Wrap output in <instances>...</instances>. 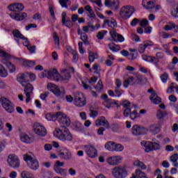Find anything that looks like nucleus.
I'll list each match as a JSON object with an SVG mask.
<instances>
[{"instance_id":"nucleus-1","label":"nucleus","mask_w":178,"mask_h":178,"mask_svg":"<svg viewBox=\"0 0 178 178\" xmlns=\"http://www.w3.org/2000/svg\"><path fill=\"white\" fill-rule=\"evenodd\" d=\"M8 8L12 12L10 17L16 22H22L27 17V13H23L24 5L22 3H15L10 4Z\"/></svg>"},{"instance_id":"nucleus-2","label":"nucleus","mask_w":178,"mask_h":178,"mask_svg":"<svg viewBox=\"0 0 178 178\" xmlns=\"http://www.w3.org/2000/svg\"><path fill=\"white\" fill-rule=\"evenodd\" d=\"M54 134L55 137L61 141H72L73 140L72 134H70L69 129L65 126H61L59 129H56Z\"/></svg>"},{"instance_id":"nucleus-3","label":"nucleus","mask_w":178,"mask_h":178,"mask_svg":"<svg viewBox=\"0 0 178 178\" xmlns=\"http://www.w3.org/2000/svg\"><path fill=\"white\" fill-rule=\"evenodd\" d=\"M0 57L3 58L1 59V63L8 67L10 73H15V72H16V67L12 63L9 62V59L11 58L10 55L0 49Z\"/></svg>"},{"instance_id":"nucleus-4","label":"nucleus","mask_w":178,"mask_h":178,"mask_svg":"<svg viewBox=\"0 0 178 178\" xmlns=\"http://www.w3.org/2000/svg\"><path fill=\"white\" fill-rule=\"evenodd\" d=\"M74 104L78 108H83V106H86V104H87V100L84 95L81 92H74Z\"/></svg>"},{"instance_id":"nucleus-5","label":"nucleus","mask_w":178,"mask_h":178,"mask_svg":"<svg viewBox=\"0 0 178 178\" xmlns=\"http://www.w3.org/2000/svg\"><path fill=\"white\" fill-rule=\"evenodd\" d=\"M0 104L8 113H13V112H15V104H13V103L6 97H1Z\"/></svg>"},{"instance_id":"nucleus-6","label":"nucleus","mask_w":178,"mask_h":178,"mask_svg":"<svg viewBox=\"0 0 178 178\" xmlns=\"http://www.w3.org/2000/svg\"><path fill=\"white\" fill-rule=\"evenodd\" d=\"M20 84L22 87H24V92L26 97V102L29 104V102L31 101V94H33V91H34V87L31 83L27 82L26 83H24V82H20Z\"/></svg>"},{"instance_id":"nucleus-7","label":"nucleus","mask_w":178,"mask_h":178,"mask_svg":"<svg viewBox=\"0 0 178 178\" xmlns=\"http://www.w3.org/2000/svg\"><path fill=\"white\" fill-rule=\"evenodd\" d=\"M24 161L28 163V166L30 168V169H32V170H37L38 168H40V164L38 163V161L37 159H35L33 158V156L29 155V154H24Z\"/></svg>"},{"instance_id":"nucleus-8","label":"nucleus","mask_w":178,"mask_h":178,"mask_svg":"<svg viewBox=\"0 0 178 178\" xmlns=\"http://www.w3.org/2000/svg\"><path fill=\"white\" fill-rule=\"evenodd\" d=\"M133 13H134V8L131 6H123L120 11V15L125 20L129 19Z\"/></svg>"},{"instance_id":"nucleus-9","label":"nucleus","mask_w":178,"mask_h":178,"mask_svg":"<svg viewBox=\"0 0 178 178\" xmlns=\"http://www.w3.org/2000/svg\"><path fill=\"white\" fill-rule=\"evenodd\" d=\"M70 79H72V74H70V70H64L61 71V75L58 74V76L56 77V81L69 83Z\"/></svg>"},{"instance_id":"nucleus-10","label":"nucleus","mask_w":178,"mask_h":178,"mask_svg":"<svg viewBox=\"0 0 178 178\" xmlns=\"http://www.w3.org/2000/svg\"><path fill=\"white\" fill-rule=\"evenodd\" d=\"M63 166H65V162L56 161L54 163V170L58 175H60L61 176H66V173H67V170L62 168V167Z\"/></svg>"},{"instance_id":"nucleus-11","label":"nucleus","mask_w":178,"mask_h":178,"mask_svg":"<svg viewBox=\"0 0 178 178\" xmlns=\"http://www.w3.org/2000/svg\"><path fill=\"white\" fill-rule=\"evenodd\" d=\"M8 163L10 168L17 169L20 166V160L19 158L14 154H9L8 159Z\"/></svg>"},{"instance_id":"nucleus-12","label":"nucleus","mask_w":178,"mask_h":178,"mask_svg":"<svg viewBox=\"0 0 178 178\" xmlns=\"http://www.w3.org/2000/svg\"><path fill=\"white\" fill-rule=\"evenodd\" d=\"M113 176L115 178H124L127 176L126 169L121 167H115L112 170Z\"/></svg>"},{"instance_id":"nucleus-13","label":"nucleus","mask_w":178,"mask_h":178,"mask_svg":"<svg viewBox=\"0 0 178 178\" xmlns=\"http://www.w3.org/2000/svg\"><path fill=\"white\" fill-rule=\"evenodd\" d=\"M57 119H58L59 123L67 126V127L70 126V123H72L70 118L60 111L57 112Z\"/></svg>"},{"instance_id":"nucleus-14","label":"nucleus","mask_w":178,"mask_h":178,"mask_svg":"<svg viewBox=\"0 0 178 178\" xmlns=\"http://www.w3.org/2000/svg\"><path fill=\"white\" fill-rule=\"evenodd\" d=\"M33 130L38 136L40 137H45L47 136V129L40 123H35L33 125Z\"/></svg>"},{"instance_id":"nucleus-15","label":"nucleus","mask_w":178,"mask_h":178,"mask_svg":"<svg viewBox=\"0 0 178 178\" xmlns=\"http://www.w3.org/2000/svg\"><path fill=\"white\" fill-rule=\"evenodd\" d=\"M58 70L53 69L49 71H44L42 74V77H47V79H51V80H55V81H56V77H58Z\"/></svg>"},{"instance_id":"nucleus-16","label":"nucleus","mask_w":178,"mask_h":178,"mask_svg":"<svg viewBox=\"0 0 178 178\" xmlns=\"http://www.w3.org/2000/svg\"><path fill=\"white\" fill-rule=\"evenodd\" d=\"M131 131L134 136H143V134L147 133V128L138 125H134Z\"/></svg>"},{"instance_id":"nucleus-17","label":"nucleus","mask_w":178,"mask_h":178,"mask_svg":"<svg viewBox=\"0 0 178 178\" xmlns=\"http://www.w3.org/2000/svg\"><path fill=\"white\" fill-rule=\"evenodd\" d=\"M85 151L89 158H95V156L98 155V152L97 151V149L94 147V146L86 145Z\"/></svg>"},{"instance_id":"nucleus-18","label":"nucleus","mask_w":178,"mask_h":178,"mask_svg":"<svg viewBox=\"0 0 178 178\" xmlns=\"http://www.w3.org/2000/svg\"><path fill=\"white\" fill-rule=\"evenodd\" d=\"M105 6L112 9V10H118L119 9L120 2L119 0H105Z\"/></svg>"},{"instance_id":"nucleus-19","label":"nucleus","mask_w":178,"mask_h":178,"mask_svg":"<svg viewBox=\"0 0 178 178\" xmlns=\"http://www.w3.org/2000/svg\"><path fill=\"white\" fill-rule=\"evenodd\" d=\"M124 116L125 118H129L130 116L131 119L132 120H134V119H137L138 118L139 115L138 113H137L136 110H134V111L131 112V108H127L124 110Z\"/></svg>"},{"instance_id":"nucleus-20","label":"nucleus","mask_w":178,"mask_h":178,"mask_svg":"<svg viewBox=\"0 0 178 178\" xmlns=\"http://www.w3.org/2000/svg\"><path fill=\"white\" fill-rule=\"evenodd\" d=\"M120 161H122V157L119 156H111L107 159V163L108 165H111L113 166L119 165V163H120Z\"/></svg>"},{"instance_id":"nucleus-21","label":"nucleus","mask_w":178,"mask_h":178,"mask_svg":"<svg viewBox=\"0 0 178 178\" xmlns=\"http://www.w3.org/2000/svg\"><path fill=\"white\" fill-rule=\"evenodd\" d=\"M155 2L156 1H152V0H143L142 5L143 8H145V9L149 10L155 8Z\"/></svg>"},{"instance_id":"nucleus-22","label":"nucleus","mask_w":178,"mask_h":178,"mask_svg":"<svg viewBox=\"0 0 178 178\" xmlns=\"http://www.w3.org/2000/svg\"><path fill=\"white\" fill-rule=\"evenodd\" d=\"M110 34L113 40V41H119L120 42H123L124 41V37L123 35L117 33L116 31H111Z\"/></svg>"},{"instance_id":"nucleus-23","label":"nucleus","mask_w":178,"mask_h":178,"mask_svg":"<svg viewBox=\"0 0 178 178\" xmlns=\"http://www.w3.org/2000/svg\"><path fill=\"white\" fill-rule=\"evenodd\" d=\"M101 98L102 100H104L103 105L106 106L108 109H110V108H112V104H111V99L108 97V95L103 94L101 96Z\"/></svg>"},{"instance_id":"nucleus-24","label":"nucleus","mask_w":178,"mask_h":178,"mask_svg":"<svg viewBox=\"0 0 178 178\" xmlns=\"http://www.w3.org/2000/svg\"><path fill=\"white\" fill-rule=\"evenodd\" d=\"M59 156L60 158H61L62 159H65V161H70V159H72V152L66 149L64 152H60Z\"/></svg>"},{"instance_id":"nucleus-25","label":"nucleus","mask_w":178,"mask_h":178,"mask_svg":"<svg viewBox=\"0 0 178 178\" xmlns=\"http://www.w3.org/2000/svg\"><path fill=\"white\" fill-rule=\"evenodd\" d=\"M115 85L116 87L115 88L114 95H115V97H120V95H122V92H120V89L122 86V81H120L119 79H117L115 80Z\"/></svg>"},{"instance_id":"nucleus-26","label":"nucleus","mask_w":178,"mask_h":178,"mask_svg":"<svg viewBox=\"0 0 178 178\" xmlns=\"http://www.w3.org/2000/svg\"><path fill=\"white\" fill-rule=\"evenodd\" d=\"M134 84H136V82H134V76H130L123 82L124 88H129V86H134Z\"/></svg>"},{"instance_id":"nucleus-27","label":"nucleus","mask_w":178,"mask_h":178,"mask_svg":"<svg viewBox=\"0 0 178 178\" xmlns=\"http://www.w3.org/2000/svg\"><path fill=\"white\" fill-rule=\"evenodd\" d=\"M150 131L152 134H158L161 131V129L159 128L158 126L155 124H152L147 128V132Z\"/></svg>"},{"instance_id":"nucleus-28","label":"nucleus","mask_w":178,"mask_h":178,"mask_svg":"<svg viewBox=\"0 0 178 178\" xmlns=\"http://www.w3.org/2000/svg\"><path fill=\"white\" fill-rule=\"evenodd\" d=\"M85 10H86L87 15L90 19L92 20V19H95V13H94V10H92V8H91V6H85Z\"/></svg>"},{"instance_id":"nucleus-29","label":"nucleus","mask_w":178,"mask_h":178,"mask_svg":"<svg viewBox=\"0 0 178 178\" xmlns=\"http://www.w3.org/2000/svg\"><path fill=\"white\" fill-rule=\"evenodd\" d=\"M66 17H67V14H66V12H63L62 13V23L64 26L70 29V26H72V21H66Z\"/></svg>"},{"instance_id":"nucleus-30","label":"nucleus","mask_w":178,"mask_h":178,"mask_svg":"<svg viewBox=\"0 0 178 178\" xmlns=\"http://www.w3.org/2000/svg\"><path fill=\"white\" fill-rule=\"evenodd\" d=\"M20 140L22 143H25L26 144H31L33 143V140L26 134H22L20 136Z\"/></svg>"},{"instance_id":"nucleus-31","label":"nucleus","mask_w":178,"mask_h":178,"mask_svg":"<svg viewBox=\"0 0 178 178\" xmlns=\"http://www.w3.org/2000/svg\"><path fill=\"white\" fill-rule=\"evenodd\" d=\"M141 145H144L145 152H151L152 150V142H141Z\"/></svg>"},{"instance_id":"nucleus-32","label":"nucleus","mask_w":178,"mask_h":178,"mask_svg":"<svg viewBox=\"0 0 178 178\" xmlns=\"http://www.w3.org/2000/svg\"><path fill=\"white\" fill-rule=\"evenodd\" d=\"M104 23L108 25V27H111V29H115V27L118 26V23L115 19H106L104 20Z\"/></svg>"},{"instance_id":"nucleus-33","label":"nucleus","mask_w":178,"mask_h":178,"mask_svg":"<svg viewBox=\"0 0 178 178\" xmlns=\"http://www.w3.org/2000/svg\"><path fill=\"white\" fill-rule=\"evenodd\" d=\"M45 118L47 120H49L50 122L51 121L56 122V120H58V113L55 114H51V113L46 114Z\"/></svg>"},{"instance_id":"nucleus-34","label":"nucleus","mask_w":178,"mask_h":178,"mask_svg":"<svg viewBox=\"0 0 178 178\" xmlns=\"http://www.w3.org/2000/svg\"><path fill=\"white\" fill-rule=\"evenodd\" d=\"M115 142L109 141L107 143L105 144L104 147L106 149H108V151H115Z\"/></svg>"},{"instance_id":"nucleus-35","label":"nucleus","mask_w":178,"mask_h":178,"mask_svg":"<svg viewBox=\"0 0 178 178\" xmlns=\"http://www.w3.org/2000/svg\"><path fill=\"white\" fill-rule=\"evenodd\" d=\"M100 123H102L100 124L101 126H105L106 129H111V124H109V122L106 120L105 117L102 116L100 118Z\"/></svg>"},{"instance_id":"nucleus-36","label":"nucleus","mask_w":178,"mask_h":178,"mask_svg":"<svg viewBox=\"0 0 178 178\" xmlns=\"http://www.w3.org/2000/svg\"><path fill=\"white\" fill-rule=\"evenodd\" d=\"M0 77H8V70L2 64H0Z\"/></svg>"},{"instance_id":"nucleus-37","label":"nucleus","mask_w":178,"mask_h":178,"mask_svg":"<svg viewBox=\"0 0 178 178\" xmlns=\"http://www.w3.org/2000/svg\"><path fill=\"white\" fill-rule=\"evenodd\" d=\"M81 40L83 41L85 45H90V42L88 41V36L86 33H81Z\"/></svg>"},{"instance_id":"nucleus-38","label":"nucleus","mask_w":178,"mask_h":178,"mask_svg":"<svg viewBox=\"0 0 178 178\" xmlns=\"http://www.w3.org/2000/svg\"><path fill=\"white\" fill-rule=\"evenodd\" d=\"M116 47H118V49H116ZM108 48L113 52H118V51H120V47L119 45H116L113 42L108 44Z\"/></svg>"},{"instance_id":"nucleus-39","label":"nucleus","mask_w":178,"mask_h":178,"mask_svg":"<svg viewBox=\"0 0 178 178\" xmlns=\"http://www.w3.org/2000/svg\"><path fill=\"white\" fill-rule=\"evenodd\" d=\"M150 101L152 104H154V105H158L160 102H162V99L156 94L154 97L150 99Z\"/></svg>"},{"instance_id":"nucleus-40","label":"nucleus","mask_w":178,"mask_h":178,"mask_svg":"<svg viewBox=\"0 0 178 178\" xmlns=\"http://www.w3.org/2000/svg\"><path fill=\"white\" fill-rule=\"evenodd\" d=\"M54 38L56 48H59V45H60V41L59 40V36H58V33H56V32H54Z\"/></svg>"},{"instance_id":"nucleus-41","label":"nucleus","mask_w":178,"mask_h":178,"mask_svg":"<svg viewBox=\"0 0 178 178\" xmlns=\"http://www.w3.org/2000/svg\"><path fill=\"white\" fill-rule=\"evenodd\" d=\"M13 36L15 38H20L21 40L24 37L23 34L20 32V31L15 29L13 31Z\"/></svg>"},{"instance_id":"nucleus-42","label":"nucleus","mask_w":178,"mask_h":178,"mask_svg":"<svg viewBox=\"0 0 178 178\" xmlns=\"http://www.w3.org/2000/svg\"><path fill=\"white\" fill-rule=\"evenodd\" d=\"M35 61L33 60H25L23 63V65L28 67H33V66H35Z\"/></svg>"},{"instance_id":"nucleus-43","label":"nucleus","mask_w":178,"mask_h":178,"mask_svg":"<svg viewBox=\"0 0 178 178\" xmlns=\"http://www.w3.org/2000/svg\"><path fill=\"white\" fill-rule=\"evenodd\" d=\"M173 29H176V24L173 22H169L168 24L165 25L164 27V30H165V31L173 30Z\"/></svg>"},{"instance_id":"nucleus-44","label":"nucleus","mask_w":178,"mask_h":178,"mask_svg":"<svg viewBox=\"0 0 178 178\" xmlns=\"http://www.w3.org/2000/svg\"><path fill=\"white\" fill-rule=\"evenodd\" d=\"M166 116V111H162V110H159L156 113L157 119L162 120Z\"/></svg>"},{"instance_id":"nucleus-45","label":"nucleus","mask_w":178,"mask_h":178,"mask_svg":"<svg viewBox=\"0 0 178 178\" xmlns=\"http://www.w3.org/2000/svg\"><path fill=\"white\" fill-rule=\"evenodd\" d=\"M94 88H95V90H98L99 92H101V90H104V84L102 83V80H99L96 86H94Z\"/></svg>"},{"instance_id":"nucleus-46","label":"nucleus","mask_w":178,"mask_h":178,"mask_svg":"<svg viewBox=\"0 0 178 178\" xmlns=\"http://www.w3.org/2000/svg\"><path fill=\"white\" fill-rule=\"evenodd\" d=\"M124 149V147L120 144L115 143L114 146V151H116L117 152H122Z\"/></svg>"},{"instance_id":"nucleus-47","label":"nucleus","mask_w":178,"mask_h":178,"mask_svg":"<svg viewBox=\"0 0 178 178\" xmlns=\"http://www.w3.org/2000/svg\"><path fill=\"white\" fill-rule=\"evenodd\" d=\"M27 77H28L27 74H21L19 77V83H24V84H26V83H27V79H26Z\"/></svg>"},{"instance_id":"nucleus-48","label":"nucleus","mask_w":178,"mask_h":178,"mask_svg":"<svg viewBox=\"0 0 178 178\" xmlns=\"http://www.w3.org/2000/svg\"><path fill=\"white\" fill-rule=\"evenodd\" d=\"M93 70H95L94 74H97L99 76V72L101 69H99V65L97 63H95L92 66Z\"/></svg>"},{"instance_id":"nucleus-49","label":"nucleus","mask_w":178,"mask_h":178,"mask_svg":"<svg viewBox=\"0 0 178 178\" xmlns=\"http://www.w3.org/2000/svg\"><path fill=\"white\" fill-rule=\"evenodd\" d=\"M171 15L175 19H177L178 17V6L176 8H174L171 10Z\"/></svg>"},{"instance_id":"nucleus-50","label":"nucleus","mask_w":178,"mask_h":178,"mask_svg":"<svg viewBox=\"0 0 178 178\" xmlns=\"http://www.w3.org/2000/svg\"><path fill=\"white\" fill-rule=\"evenodd\" d=\"M106 33H108L107 31H99L97 35V38H98V40H104V37L105 36V34H106Z\"/></svg>"},{"instance_id":"nucleus-51","label":"nucleus","mask_w":178,"mask_h":178,"mask_svg":"<svg viewBox=\"0 0 178 178\" xmlns=\"http://www.w3.org/2000/svg\"><path fill=\"white\" fill-rule=\"evenodd\" d=\"M136 165L138 166V168H141L143 170L147 169V165H145L143 161H136Z\"/></svg>"},{"instance_id":"nucleus-52","label":"nucleus","mask_w":178,"mask_h":178,"mask_svg":"<svg viewBox=\"0 0 178 178\" xmlns=\"http://www.w3.org/2000/svg\"><path fill=\"white\" fill-rule=\"evenodd\" d=\"M149 62H152L156 66H158V65L159 64V59L156 57L150 56V59H149Z\"/></svg>"},{"instance_id":"nucleus-53","label":"nucleus","mask_w":178,"mask_h":178,"mask_svg":"<svg viewBox=\"0 0 178 178\" xmlns=\"http://www.w3.org/2000/svg\"><path fill=\"white\" fill-rule=\"evenodd\" d=\"M22 178H33L31 177V174L27 171H24L21 173Z\"/></svg>"},{"instance_id":"nucleus-54","label":"nucleus","mask_w":178,"mask_h":178,"mask_svg":"<svg viewBox=\"0 0 178 178\" xmlns=\"http://www.w3.org/2000/svg\"><path fill=\"white\" fill-rule=\"evenodd\" d=\"M177 160H178V154L177 153L172 154L170 157V161L171 162H173V163H176V162H177Z\"/></svg>"},{"instance_id":"nucleus-55","label":"nucleus","mask_w":178,"mask_h":178,"mask_svg":"<svg viewBox=\"0 0 178 178\" xmlns=\"http://www.w3.org/2000/svg\"><path fill=\"white\" fill-rule=\"evenodd\" d=\"M148 24H149V22L146 19H142L140 22V27H143V28L147 27Z\"/></svg>"},{"instance_id":"nucleus-56","label":"nucleus","mask_w":178,"mask_h":178,"mask_svg":"<svg viewBox=\"0 0 178 178\" xmlns=\"http://www.w3.org/2000/svg\"><path fill=\"white\" fill-rule=\"evenodd\" d=\"M147 92L152 93L149 97V99H152V98H154L155 97H156V92L154 91V90L153 88L149 89L147 90Z\"/></svg>"},{"instance_id":"nucleus-57","label":"nucleus","mask_w":178,"mask_h":178,"mask_svg":"<svg viewBox=\"0 0 178 178\" xmlns=\"http://www.w3.org/2000/svg\"><path fill=\"white\" fill-rule=\"evenodd\" d=\"M111 127L112 131L116 132L118 130H119V124L118 123H114L111 126H110V128Z\"/></svg>"},{"instance_id":"nucleus-58","label":"nucleus","mask_w":178,"mask_h":178,"mask_svg":"<svg viewBox=\"0 0 178 178\" xmlns=\"http://www.w3.org/2000/svg\"><path fill=\"white\" fill-rule=\"evenodd\" d=\"M21 40H23V45L26 47V48L30 45V41H29V39L26 37H23Z\"/></svg>"},{"instance_id":"nucleus-59","label":"nucleus","mask_w":178,"mask_h":178,"mask_svg":"<svg viewBox=\"0 0 178 178\" xmlns=\"http://www.w3.org/2000/svg\"><path fill=\"white\" fill-rule=\"evenodd\" d=\"M59 2L62 8H66L67 9V2H69V0H59Z\"/></svg>"},{"instance_id":"nucleus-60","label":"nucleus","mask_w":178,"mask_h":178,"mask_svg":"<svg viewBox=\"0 0 178 178\" xmlns=\"http://www.w3.org/2000/svg\"><path fill=\"white\" fill-rule=\"evenodd\" d=\"M168 77H169V75L167 73H164L161 76V79L163 83H166L168 81Z\"/></svg>"},{"instance_id":"nucleus-61","label":"nucleus","mask_w":178,"mask_h":178,"mask_svg":"<svg viewBox=\"0 0 178 178\" xmlns=\"http://www.w3.org/2000/svg\"><path fill=\"white\" fill-rule=\"evenodd\" d=\"M26 48L31 54H35V46H31L29 44Z\"/></svg>"},{"instance_id":"nucleus-62","label":"nucleus","mask_w":178,"mask_h":178,"mask_svg":"<svg viewBox=\"0 0 178 178\" xmlns=\"http://www.w3.org/2000/svg\"><path fill=\"white\" fill-rule=\"evenodd\" d=\"M138 53H131L129 54V56L128 57V59H130L131 60H134V59L137 58Z\"/></svg>"},{"instance_id":"nucleus-63","label":"nucleus","mask_w":178,"mask_h":178,"mask_svg":"<svg viewBox=\"0 0 178 178\" xmlns=\"http://www.w3.org/2000/svg\"><path fill=\"white\" fill-rule=\"evenodd\" d=\"M94 60H95V56H94V53H92V51H89V62H90V63H92V62H93Z\"/></svg>"},{"instance_id":"nucleus-64","label":"nucleus","mask_w":178,"mask_h":178,"mask_svg":"<svg viewBox=\"0 0 178 178\" xmlns=\"http://www.w3.org/2000/svg\"><path fill=\"white\" fill-rule=\"evenodd\" d=\"M146 49L147 48L145 47L144 44H140L139 47L138 48V51L140 54H144Z\"/></svg>"}]
</instances>
